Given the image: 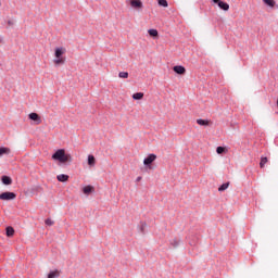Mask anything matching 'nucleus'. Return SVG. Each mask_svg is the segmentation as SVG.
Here are the masks:
<instances>
[{
	"label": "nucleus",
	"mask_w": 278,
	"mask_h": 278,
	"mask_svg": "<svg viewBox=\"0 0 278 278\" xmlns=\"http://www.w3.org/2000/svg\"><path fill=\"white\" fill-rule=\"evenodd\" d=\"M143 98H144V93H143V92H136V93L132 94V99H134L135 101H140V100H142Z\"/></svg>",
	"instance_id": "4468645a"
},
{
	"label": "nucleus",
	"mask_w": 278,
	"mask_h": 278,
	"mask_svg": "<svg viewBox=\"0 0 278 278\" xmlns=\"http://www.w3.org/2000/svg\"><path fill=\"white\" fill-rule=\"evenodd\" d=\"M157 160V155L151 153L143 160V165L146 168H151V165Z\"/></svg>",
	"instance_id": "20e7f679"
},
{
	"label": "nucleus",
	"mask_w": 278,
	"mask_h": 278,
	"mask_svg": "<svg viewBox=\"0 0 278 278\" xmlns=\"http://www.w3.org/2000/svg\"><path fill=\"white\" fill-rule=\"evenodd\" d=\"M131 8H135V10H140L142 8V1L141 0H130Z\"/></svg>",
	"instance_id": "0eeeda50"
},
{
	"label": "nucleus",
	"mask_w": 278,
	"mask_h": 278,
	"mask_svg": "<svg viewBox=\"0 0 278 278\" xmlns=\"http://www.w3.org/2000/svg\"><path fill=\"white\" fill-rule=\"evenodd\" d=\"M118 77L121 79H127V77H129V73H127V72H119L118 73Z\"/></svg>",
	"instance_id": "393cba45"
},
{
	"label": "nucleus",
	"mask_w": 278,
	"mask_h": 278,
	"mask_svg": "<svg viewBox=\"0 0 278 278\" xmlns=\"http://www.w3.org/2000/svg\"><path fill=\"white\" fill-rule=\"evenodd\" d=\"M9 153H10L9 148H5V147L0 148V157L3 155H8Z\"/></svg>",
	"instance_id": "6ab92c4d"
},
{
	"label": "nucleus",
	"mask_w": 278,
	"mask_h": 278,
	"mask_svg": "<svg viewBox=\"0 0 278 278\" xmlns=\"http://www.w3.org/2000/svg\"><path fill=\"white\" fill-rule=\"evenodd\" d=\"M190 245H191V247H194V243L190 242Z\"/></svg>",
	"instance_id": "7c9ffc66"
},
{
	"label": "nucleus",
	"mask_w": 278,
	"mask_h": 278,
	"mask_svg": "<svg viewBox=\"0 0 278 278\" xmlns=\"http://www.w3.org/2000/svg\"><path fill=\"white\" fill-rule=\"evenodd\" d=\"M148 34H149V36H151V38H157V35H159L157 29H155V28H150L148 30Z\"/></svg>",
	"instance_id": "f3484780"
},
{
	"label": "nucleus",
	"mask_w": 278,
	"mask_h": 278,
	"mask_svg": "<svg viewBox=\"0 0 278 278\" xmlns=\"http://www.w3.org/2000/svg\"><path fill=\"white\" fill-rule=\"evenodd\" d=\"M8 24L9 25H14V23H12V21H10V20L8 21Z\"/></svg>",
	"instance_id": "c756f323"
},
{
	"label": "nucleus",
	"mask_w": 278,
	"mask_h": 278,
	"mask_svg": "<svg viewBox=\"0 0 278 278\" xmlns=\"http://www.w3.org/2000/svg\"><path fill=\"white\" fill-rule=\"evenodd\" d=\"M227 152V148L223 147V146H219L216 148V153L218 155H223V153H226Z\"/></svg>",
	"instance_id": "a211bd4d"
},
{
	"label": "nucleus",
	"mask_w": 278,
	"mask_h": 278,
	"mask_svg": "<svg viewBox=\"0 0 278 278\" xmlns=\"http://www.w3.org/2000/svg\"><path fill=\"white\" fill-rule=\"evenodd\" d=\"M0 7H1V2H0Z\"/></svg>",
	"instance_id": "2f4dec72"
},
{
	"label": "nucleus",
	"mask_w": 278,
	"mask_h": 278,
	"mask_svg": "<svg viewBox=\"0 0 278 278\" xmlns=\"http://www.w3.org/2000/svg\"><path fill=\"white\" fill-rule=\"evenodd\" d=\"M229 188V182H224L222 186L218 187V192H225Z\"/></svg>",
	"instance_id": "4be33fe9"
},
{
	"label": "nucleus",
	"mask_w": 278,
	"mask_h": 278,
	"mask_svg": "<svg viewBox=\"0 0 278 278\" xmlns=\"http://www.w3.org/2000/svg\"><path fill=\"white\" fill-rule=\"evenodd\" d=\"M45 225H47V227H51V226L54 225V222H53L51 218H47V219L45 220Z\"/></svg>",
	"instance_id": "a878e982"
},
{
	"label": "nucleus",
	"mask_w": 278,
	"mask_h": 278,
	"mask_svg": "<svg viewBox=\"0 0 278 278\" xmlns=\"http://www.w3.org/2000/svg\"><path fill=\"white\" fill-rule=\"evenodd\" d=\"M83 192H84V194H92V192H94V187L90 186V185L85 186L83 188Z\"/></svg>",
	"instance_id": "9d476101"
},
{
	"label": "nucleus",
	"mask_w": 278,
	"mask_h": 278,
	"mask_svg": "<svg viewBox=\"0 0 278 278\" xmlns=\"http://www.w3.org/2000/svg\"><path fill=\"white\" fill-rule=\"evenodd\" d=\"M87 162H88V165H89V166H94L97 160L94 159V155L89 154V155H88V159H87Z\"/></svg>",
	"instance_id": "2eb2a0df"
},
{
	"label": "nucleus",
	"mask_w": 278,
	"mask_h": 278,
	"mask_svg": "<svg viewBox=\"0 0 278 278\" xmlns=\"http://www.w3.org/2000/svg\"><path fill=\"white\" fill-rule=\"evenodd\" d=\"M1 181L4 186H12V177L8 176V175H3L1 177Z\"/></svg>",
	"instance_id": "6e6552de"
},
{
	"label": "nucleus",
	"mask_w": 278,
	"mask_h": 278,
	"mask_svg": "<svg viewBox=\"0 0 278 278\" xmlns=\"http://www.w3.org/2000/svg\"><path fill=\"white\" fill-rule=\"evenodd\" d=\"M197 124L200 125L201 127H208L210 122L207 119L199 118L197 119Z\"/></svg>",
	"instance_id": "9b49d317"
},
{
	"label": "nucleus",
	"mask_w": 278,
	"mask_h": 278,
	"mask_svg": "<svg viewBox=\"0 0 278 278\" xmlns=\"http://www.w3.org/2000/svg\"><path fill=\"white\" fill-rule=\"evenodd\" d=\"M263 3H265V5H268V8H275V0H263Z\"/></svg>",
	"instance_id": "412c9836"
},
{
	"label": "nucleus",
	"mask_w": 278,
	"mask_h": 278,
	"mask_svg": "<svg viewBox=\"0 0 278 278\" xmlns=\"http://www.w3.org/2000/svg\"><path fill=\"white\" fill-rule=\"evenodd\" d=\"M157 4L161 8H168V1L167 0H157Z\"/></svg>",
	"instance_id": "5701e85b"
},
{
	"label": "nucleus",
	"mask_w": 278,
	"mask_h": 278,
	"mask_svg": "<svg viewBox=\"0 0 278 278\" xmlns=\"http://www.w3.org/2000/svg\"><path fill=\"white\" fill-rule=\"evenodd\" d=\"M52 160H54V162H60V164H71V162H73V156L66 153V150L59 149L52 154Z\"/></svg>",
	"instance_id": "f257e3e1"
},
{
	"label": "nucleus",
	"mask_w": 278,
	"mask_h": 278,
	"mask_svg": "<svg viewBox=\"0 0 278 278\" xmlns=\"http://www.w3.org/2000/svg\"><path fill=\"white\" fill-rule=\"evenodd\" d=\"M179 240L178 239H172L170 241H169V244H170V247H173V249H177V247H179Z\"/></svg>",
	"instance_id": "aec40b11"
},
{
	"label": "nucleus",
	"mask_w": 278,
	"mask_h": 278,
	"mask_svg": "<svg viewBox=\"0 0 278 278\" xmlns=\"http://www.w3.org/2000/svg\"><path fill=\"white\" fill-rule=\"evenodd\" d=\"M173 71L176 73V75H186V67L182 65H175Z\"/></svg>",
	"instance_id": "423d86ee"
},
{
	"label": "nucleus",
	"mask_w": 278,
	"mask_h": 278,
	"mask_svg": "<svg viewBox=\"0 0 278 278\" xmlns=\"http://www.w3.org/2000/svg\"><path fill=\"white\" fill-rule=\"evenodd\" d=\"M14 199H16V193L12 191L0 193V201H14Z\"/></svg>",
	"instance_id": "7ed1b4c3"
},
{
	"label": "nucleus",
	"mask_w": 278,
	"mask_h": 278,
	"mask_svg": "<svg viewBox=\"0 0 278 278\" xmlns=\"http://www.w3.org/2000/svg\"><path fill=\"white\" fill-rule=\"evenodd\" d=\"M58 181H61L62 184H65V181L68 180V175L66 174H60L56 176Z\"/></svg>",
	"instance_id": "f8f14e48"
},
{
	"label": "nucleus",
	"mask_w": 278,
	"mask_h": 278,
	"mask_svg": "<svg viewBox=\"0 0 278 278\" xmlns=\"http://www.w3.org/2000/svg\"><path fill=\"white\" fill-rule=\"evenodd\" d=\"M144 227H147V223L141 222V225L139 227V230H140L141 233H144Z\"/></svg>",
	"instance_id": "bb28decb"
},
{
	"label": "nucleus",
	"mask_w": 278,
	"mask_h": 278,
	"mask_svg": "<svg viewBox=\"0 0 278 278\" xmlns=\"http://www.w3.org/2000/svg\"><path fill=\"white\" fill-rule=\"evenodd\" d=\"M136 181L138 182V181H142V177L141 176H138L137 178H136Z\"/></svg>",
	"instance_id": "c85d7f7f"
},
{
	"label": "nucleus",
	"mask_w": 278,
	"mask_h": 278,
	"mask_svg": "<svg viewBox=\"0 0 278 278\" xmlns=\"http://www.w3.org/2000/svg\"><path fill=\"white\" fill-rule=\"evenodd\" d=\"M267 162H268V157L262 156V157H261V162H260L261 168H264V166H266V163H267Z\"/></svg>",
	"instance_id": "b1692460"
},
{
	"label": "nucleus",
	"mask_w": 278,
	"mask_h": 278,
	"mask_svg": "<svg viewBox=\"0 0 278 278\" xmlns=\"http://www.w3.org/2000/svg\"><path fill=\"white\" fill-rule=\"evenodd\" d=\"M217 5L219 10H223L224 12H229V3L222 0Z\"/></svg>",
	"instance_id": "1a4fd4ad"
},
{
	"label": "nucleus",
	"mask_w": 278,
	"mask_h": 278,
	"mask_svg": "<svg viewBox=\"0 0 278 278\" xmlns=\"http://www.w3.org/2000/svg\"><path fill=\"white\" fill-rule=\"evenodd\" d=\"M28 118L30 121H34V123H36V125H40V123H42V119H40V115H38V113H29Z\"/></svg>",
	"instance_id": "39448f33"
},
{
	"label": "nucleus",
	"mask_w": 278,
	"mask_h": 278,
	"mask_svg": "<svg viewBox=\"0 0 278 278\" xmlns=\"http://www.w3.org/2000/svg\"><path fill=\"white\" fill-rule=\"evenodd\" d=\"M213 3H216L217 5L223 1V0H212Z\"/></svg>",
	"instance_id": "cd10ccee"
},
{
	"label": "nucleus",
	"mask_w": 278,
	"mask_h": 278,
	"mask_svg": "<svg viewBox=\"0 0 278 278\" xmlns=\"http://www.w3.org/2000/svg\"><path fill=\"white\" fill-rule=\"evenodd\" d=\"M0 42H1V39H0Z\"/></svg>",
	"instance_id": "473e14b6"
},
{
	"label": "nucleus",
	"mask_w": 278,
	"mask_h": 278,
	"mask_svg": "<svg viewBox=\"0 0 278 278\" xmlns=\"http://www.w3.org/2000/svg\"><path fill=\"white\" fill-rule=\"evenodd\" d=\"M64 53H66V49L60 47V48H55L54 50V64L56 66H60L62 64H64L66 62V59H64L62 55H64Z\"/></svg>",
	"instance_id": "f03ea898"
},
{
	"label": "nucleus",
	"mask_w": 278,
	"mask_h": 278,
	"mask_svg": "<svg viewBox=\"0 0 278 278\" xmlns=\"http://www.w3.org/2000/svg\"><path fill=\"white\" fill-rule=\"evenodd\" d=\"M58 277H60V271L58 269L51 270L48 274V278H58Z\"/></svg>",
	"instance_id": "dca6fc26"
},
{
	"label": "nucleus",
	"mask_w": 278,
	"mask_h": 278,
	"mask_svg": "<svg viewBox=\"0 0 278 278\" xmlns=\"http://www.w3.org/2000/svg\"><path fill=\"white\" fill-rule=\"evenodd\" d=\"M5 235L8 238H12L14 236V228L12 226H8L5 228Z\"/></svg>",
	"instance_id": "ddd939ff"
}]
</instances>
